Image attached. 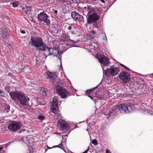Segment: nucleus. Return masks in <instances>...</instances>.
Wrapping results in <instances>:
<instances>
[{"instance_id": "f257e3e1", "label": "nucleus", "mask_w": 153, "mask_h": 153, "mask_svg": "<svg viewBox=\"0 0 153 153\" xmlns=\"http://www.w3.org/2000/svg\"><path fill=\"white\" fill-rule=\"evenodd\" d=\"M134 105L129 102H125L116 106L114 110L107 109L104 112V114L109 116H113L119 111L121 113H129L133 110Z\"/></svg>"}, {"instance_id": "f03ea898", "label": "nucleus", "mask_w": 153, "mask_h": 153, "mask_svg": "<svg viewBox=\"0 0 153 153\" xmlns=\"http://www.w3.org/2000/svg\"><path fill=\"white\" fill-rule=\"evenodd\" d=\"M98 9L96 7L94 8L89 6L84 7V11H87V20L88 24L94 22L99 19V16L96 12Z\"/></svg>"}, {"instance_id": "7ed1b4c3", "label": "nucleus", "mask_w": 153, "mask_h": 153, "mask_svg": "<svg viewBox=\"0 0 153 153\" xmlns=\"http://www.w3.org/2000/svg\"><path fill=\"white\" fill-rule=\"evenodd\" d=\"M29 44L35 47L39 52L42 51H45L47 48L43 43L42 38L39 37L31 36Z\"/></svg>"}, {"instance_id": "20e7f679", "label": "nucleus", "mask_w": 153, "mask_h": 153, "mask_svg": "<svg viewBox=\"0 0 153 153\" xmlns=\"http://www.w3.org/2000/svg\"><path fill=\"white\" fill-rule=\"evenodd\" d=\"M9 95L15 102H19L22 105H26L27 98L22 94L17 91L10 92Z\"/></svg>"}, {"instance_id": "39448f33", "label": "nucleus", "mask_w": 153, "mask_h": 153, "mask_svg": "<svg viewBox=\"0 0 153 153\" xmlns=\"http://www.w3.org/2000/svg\"><path fill=\"white\" fill-rule=\"evenodd\" d=\"M130 74L128 72L122 71L120 74L119 77L121 80L122 82L125 85L130 87L131 85H134V84L132 83L131 81L130 78L129 77Z\"/></svg>"}, {"instance_id": "423d86ee", "label": "nucleus", "mask_w": 153, "mask_h": 153, "mask_svg": "<svg viewBox=\"0 0 153 153\" xmlns=\"http://www.w3.org/2000/svg\"><path fill=\"white\" fill-rule=\"evenodd\" d=\"M120 70L119 68L111 66L109 68H107L104 70L105 74L108 76H115L118 74Z\"/></svg>"}, {"instance_id": "0eeeda50", "label": "nucleus", "mask_w": 153, "mask_h": 153, "mask_svg": "<svg viewBox=\"0 0 153 153\" xmlns=\"http://www.w3.org/2000/svg\"><path fill=\"white\" fill-rule=\"evenodd\" d=\"M56 92L62 98H66L69 95V92L63 87L58 85L56 87Z\"/></svg>"}, {"instance_id": "6e6552de", "label": "nucleus", "mask_w": 153, "mask_h": 153, "mask_svg": "<svg viewBox=\"0 0 153 153\" xmlns=\"http://www.w3.org/2000/svg\"><path fill=\"white\" fill-rule=\"evenodd\" d=\"M96 57L101 64L103 71H104V66L107 65L109 63L108 59L105 56L99 54H97Z\"/></svg>"}, {"instance_id": "1a4fd4ad", "label": "nucleus", "mask_w": 153, "mask_h": 153, "mask_svg": "<svg viewBox=\"0 0 153 153\" xmlns=\"http://www.w3.org/2000/svg\"><path fill=\"white\" fill-rule=\"evenodd\" d=\"M58 99L57 97H53V101L51 104V111L55 114L57 113L58 109Z\"/></svg>"}, {"instance_id": "9d476101", "label": "nucleus", "mask_w": 153, "mask_h": 153, "mask_svg": "<svg viewBox=\"0 0 153 153\" xmlns=\"http://www.w3.org/2000/svg\"><path fill=\"white\" fill-rule=\"evenodd\" d=\"M22 126V124L21 123L14 122L9 125L8 128L10 131L15 132L20 129Z\"/></svg>"}, {"instance_id": "9b49d317", "label": "nucleus", "mask_w": 153, "mask_h": 153, "mask_svg": "<svg viewBox=\"0 0 153 153\" xmlns=\"http://www.w3.org/2000/svg\"><path fill=\"white\" fill-rule=\"evenodd\" d=\"M38 19L43 22L46 25L49 26L50 24L49 17L44 12L40 13L38 16Z\"/></svg>"}, {"instance_id": "f8f14e48", "label": "nucleus", "mask_w": 153, "mask_h": 153, "mask_svg": "<svg viewBox=\"0 0 153 153\" xmlns=\"http://www.w3.org/2000/svg\"><path fill=\"white\" fill-rule=\"evenodd\" d=\"M47 48L46 49L45 51L48 50L47 52L49 55H53V56H56L59 59H60L61 61L60 53L57 49L55 48H49L47 47Z\"/></svg>"}, {"instance_id": "ddd939ff", "label": "nucleus", "mask_w": 153, "mask_h": 153, "mask_svg": "<svg viewBox=\"0 0 153 153\" xmlns=\"http://www.w3.org/2000/svg\"><path fill=\"white\" fill-rule=\"evenodd\" d=\"M66 29L69 31L71 34L77 35H79L80 33V32L78 31V29H76L73 25H69L65 26Z\"/></svg>"}, {"instance_id": "4468645a", "label": "nucleus", "mask_w": 153, "mask_h": 153, "mask_svg": "<svg viewBox=\"0 0 153 153\" xmlns=\"http://www.w3.org/2000/svg\"><path fill=\"white\" fill-rule=\"evenodd\" d=\"M58 126L61 131L66 130L68 129V124L64 120H59L58 122Z\"/></svg>"}, {"instance_id": "2eb2a0df", "label": "nucleus", "mask_w": 153, "mask_h": 153, "mask_svg": "<svg viewBox=\"0 0 153 153\" xmlns=\"http://www.w3.org/2000/svg\"><path fill=\"white\" fill-rule=\"evenodd\" d=\"M46 74L48 78L51 79L53 83L54 82H59V79L57 77V76L55 73H51L48 71L46 72Z\"/></svg>"}, {"instance_id": "dca6fc26", "label": "nucleus", "mask_w": 153, "mask_h": 153, "mask_svg": "<svg viewBox=\"0 0 153 153\" xmlns=\"http://www.w3.org/2000/svg\"><path fill=\"white\" fill-rule=\"evenodd\" d=\"M48 91L46 88H42L41 90L40 94H41L43 96H47V92Z\"/></svg>"}, {"instance_id": "f3484780", "label": "nucleus", "mask_w": 153, "mask_h": 153, "mask_svg": "<svg viewBox=\"0 0 153 153\" xmlns=\"http://www.w3.org/2000/svg\"><path fill=\"white\" fill-rule=\"evenodd\" d=\"M79 14L75 12H72L71 13V16L74 20H76L78 17H79Z\"/></svg>"}, {"instance_id": "a211bd4d", "label": "nucleus", "mask_w": 153, "mask_h": 153, "mask_svg": "<svg viewBox=\"0 0 153 153\" xmlns=\"http://www.w3.org/2000/svg\"><path fill=\"white\" fill-rule=\"evenodd\" d=\"M36 99L37 102L39 104L41 105H44L46 103V101H43L42 100L41 101H39V100H40V98H36Z\"/></svg>"}, {"instance_id": "6ab92c4d", "label": "nucleus", "mask_w": 153, "mask_h": 153, "mask_svg": "<svg viewBox=\"0 0 153 153\" xmlns=\"http://www.w3.org/2000/svg\"><path fill=\"white\" fill-rule=\"evenodd\" d=\"M96 33L94 31H92L90 33L89 35L91 38H93L95 36Z\"/></svg>"}, {"instance_id": "aec40b11", "label": "nucleus", "mask_w": 153, "mask_h": 153, "mask_svg": "<svg viewBox=\"0 0 153 153\" xmlns=\"http://www.w3.org/2000/svg\"><path fill=\"white\" fill-rule=\"evenodd\" d=\"M56 147L60 148L61 149H64L63 146V144L62 143V142H61V143L59 145L53 146V147H52V148H55V147Z\"/></svg>"}, {"instance_id": "412c9836", "label": "nucleus", "mask_w": 153, "mask_h": 153, "mask_svg": "<svg viewBox=\"0 0 153 153\" xmlns=\"http://www.w3.org/2000/svg\"><path fill=\"white\" fill-rule=\"evenodd\" d=\"M144 112L145 113H148L149 114L153 115V111L149 109H147L144 111Z\"/></svg>"}, {"instance_id": "4be33fe9", "label": "nucleus", "mask_w": 153, "mask_h": 153, "mask_svg": "<svg viewBox=\"0 0 153 153\" xmlns=\"http://www.w3.org/2000/svg\"><path fill=\"white\" fill-rule=\"evenodd\" d=\"M69 8L68 7H66L63 8V12L65 13H67L69 11Z\"/></svg>"}, {"instance_id": "5701e85b", "label": "nucleus", "mask_w": 153, "mask_h": 153, "mask_svg": "<svg viewBox=\"0 0 153 153\" xmlns=\"http://www.w3.org/2000/svg\"><path fill=\"white\" fill-rule=\"evenodd\" d=\"M78 20H79L80 21H83L84 20L83 17L79 14V17H78L77 19Z\"/></svg>"}, {"instance_id": "b1692460", "label": "nucleus", "mask_w": 153, "mask_h": 153, "mask_svg": "<svg viewBox=\"0 0 153 153\" xmlns=\"http://www.w3.org/2000/svg\"><path fill=\"white\" fill-rule=\"evenodd\" d=\"M19 4V2L17 1H15L13 3V6L14 7H16Z\"/></svg>"}, {"instance_id": "393cba45", "label": "nucleus", "mask_w": 153, "mask_h": 153, "mask_svg": "<svg viewBox=\"0 0 153 153\" xmlns=\"http://www.w3.org/2000/svg\"><path fill=\"white\" fill-rule=\"evenodd\" d=\"M38 118L40 121L43 120L45 119V117L42 116H38Z\"/></svg>"}, {"instance_id": "a878e982", "label": "nucleus", "mask_w": 153, "mask_h": 153, "mask_svg": "<svg viewBox=\"0 0 153 153\" xmlns=\"http://www.w3.org/2000/svg\"><path fill=\"white\" fill-rule=\"evenodd\" d=\"M10 106L9 105H7L5 106V111H6L7 112H8L9 110H10Z\"/></svg>"}, {"instance_id": "bb28decb", "label": "nucleus", "mask_w": 153, "mask_h": 153, "mask_svg": "<svg viewBox=\"0 0 153 153\" xmlns=\"http://www.w3.org/2000/svg\"><path fill=\"white\" fill-rule=\"evenodd\" d=\"M98 97L100 100H102L104 98V97L102 94L101 95H98Z\"/></svg>"}, {"instance_id": "cd10ccee", "label": "nucleus", "mask_w": 153, "mask_h": 153, "mask_svg": "<svg viewBox=\"0 0 153 153\" xmlns=\"http://www.w3.org/2000/svg\"><path fill=\"white\" fill-rule=\"evenodd\" d=\"M0 96L2 97L4 96V93L1 90H0Z\"/></svg>"}, {"instance_id": "c85d7f7f", "label": "nucleus", "mask_w": 153, "mask_h": 153, "mask_svg": "<svg viewBox=\"0 0 153 153\" xmlns=\"http://www.w3.org/2000/svg\"><path fill=\"white\" fill-rule=\"evenodd\" d=\"M92 143L95 145L97 144V142L96 139H94L92 141Z\"/></svg>"}, {"instance_id": "c756f323", "label": "nucleus", "mask_w": 153, "mask_h": 153, "mask_svg": "<svg viewBox=\"0 0 153 153\" xmlns=\"http://www.w3.org/2000/svg\"><path fill=\"white\" fill-rule=\"evenodd\" d=\"M58 113V111H57V113ZM57 114V119H59V120H60V119H61L62 118V117H61V116H62L61 115V114H58L57 113L56 114Z\"/></svg>"}, {"instance_id": "7c9ffc66", "label": "nucleus", "mask_w": 153, "mask_h": 153, "mask_svg": "<svg viewBox=\"0 0 153 153\" xmlns=\"http://www.w3.org/2000/svg\"><path fill=\"white\" fill-rule=\"evenodd\" d=\"M3 38H4L5 39H7L8 37V34L6 32H5V34L4 35V36L3 35Z\"/></svg>"}, {"instance_id": "2f4dec72", "label": "nucleus", "mask_w": 153, "mask_h": 153, "mask_svg": "<svg viewBox=\"0 0 153 153\" xmlns=\"http://www.w3.org/2000/svg\"><path fill=\"white\" fill-rule=\"evenodd\" d=\"M98 86H96L95 87L92 88V89H90L91 91L92 92V91L95 90L97 89L98 87Z\"/></svg>"}, {"instance_id": "473e14b6", "label": "nucleus", "mask_w": 153, "mask_h": 153, "mask_svg": "<svg viewBox=\"0 0 153 153\" xmlns=\"http://www.w3.org/2000/svg\"><path fill=\"white\" fill-rule=\"evenodd\" d=\"M66 1V0H59V2L61 3H65Z\"/></svg>"}, {"instance_id": "72a5a7b5", "label": "nucleus", "mask_w": 153, "mask_h": 153, "mask_svg": "<svg viewBox=\"0 0 153 153\" xmlns=\"http://www.w3.org/2000/svg\"><path fill=\"white\" fill-rule=\"evenodd\" d=\"M102 38L103 40H105L106 41H107V37H106V36L105 35H104V37H103Z\"/></svg>"}, {"instance_id": "f704fd0d", "label": "nucleus", "mask_w": 153, "mask_h": 153, "mask_svg": "<svg viewBox=\"0 0 153 153\" xmlns=\"http://www.w3.org/2000/svg\"><path fill=\"white\" fill-rule=\"evenodd\" d=\"M20 32L22 33L23 34H25V31L23 30H20Z\"/></svg>"}, {"instance_id": "c9c22d12", "label": "nucleus", "mask_w": 153, "mask_h": 153, "mask_svg": "<svg viewBox=\"0 0 153 153\" xmlns=\"http://www.w3.org/2000/svg\"><path fill=\"white\" fill-rule=\"evenodd\" d=\"M36 64H37L38 62V61L39 60V58H36Z\"/></svg>"}, {"instance_id": "e433bc0d", "label": "nucleus", "mask_w": 153, "mask_h": 153, "mask_svg": "<svg viewBox=\"0 0 153 153\" xmlns=\"http://www.w3.org/2000/svg\"><path fill=\"white\" fill-rule=\"evenodd\" d=\"M147 91H145V90H143V89H142L141 90V94H142V93L144 94V93H146V92Z\"/></svg>"}, {"instance_id": "4c0bfd02", "label": "nucleus", "mask_w": 153, "mask_h": 153, "mask_svg": "<svg viewBox=\"0 0 153 153\" xmlns=\"http://www.w3.org/2000/svg\"><path fill=\"white\" fill-rule=\"evenodd\" d=\"M89 150V148H88V149L86 150L85 151L83 152L82 153H87L88 152V151Z\"/></svg>"}, {"instance_id": "58836bf2", "label": "nucleus", "mask_w": 153, "mask_h": 153, "mask_svg": "<svg viewBox=\"0 0 153 153\" xmlns=\"http://www.w3.org/2000/svg\"><path fill=\"white\" fill-rule=\"evenodd\" d=\"M91 92V91L90 90L87 91V93L88 94H90Z\"/></svg>"}, {"instance_id": "ea45409f", "label": "nucleus", "mask_w": 153, "mask_h": 153, "mask_svg": "<svg viewBox=\"0 0 153 153\" xmlns=\"http://www.w3.org/2000/svg\"><path fill=\"white\" fill-rule=\"evenodd\" d=\"M106 153H111V152L108 149L106 150Z\"/></svg>"}, {"instance_id": "a19ab883", "label": "nucleus", "mask_w": 153, "mask_h": 153, "mask_svg": "<svg viewBox=\"0 0 153 153\" xmlns=\"http://www.w3.org/2000/svg\"><path fill=\"white\" fill-rule=\"evenodd\" d=\"M88 97H89L91 100L93 99V97H92L90 95H88Z\"/></svg>"}, {"instance_id": "79ce46f5", "label": "nucleus", "mask_w": 153, "mask_h": 153, "mask_svg": "<svg viewBox=\"0 0 153 153\" xmlns=\"http://www.w3.org/2000/svg\"><path fill=\"white\" fill-rule=\"evenodd\" d=\"M124 67L126 68V69L127 70H129V69L127 67H126V66H125Z\"/></svg>"}, {"instance_id": "37998d69", "label": "nucleus", "mask_w": 153, "mask_h": 153, "mask_svg": "<svg viewBox=\"0 0 153 153\" xmlns=\"http://www.w3.org/2000/svg\"><path fill=\"white\" fill-rule=\"evenodd\" d=\"M58 12V11L57 10H54V13H57Z\"/></svg>"}, {"instance_id": "c03bdc74", "label": "nucleus", "mask_w": 153, "mask_h": 153, "mask_svg": "<svg viewBox=\"0 0 153 153\" xmlns=\"http://www.w3.org/2000/svg\"><path fill=\"white\" fill-rule=\"evenodd\" d=\"M103 3H105L104 0H100Z\"/></svg>"}, {"instance_id": "a18cd8bd", "label": "nucleus", "mask_w": 153, "mask_h": 153, "mask_svg": "<svg viewBox=\"0 0 153 153\" xmlns=\"http://www.w3.org/2000/svg\"><path fill=\"white\" fill-rule=\"evenodd\" d=\"M120 65L121 66H123V67H124L125 66H124V65H123L122 64H120Z\"/></svg>"}, {"instance_id": "49530a36", "label": "nucleus", "mask_w": 153, "mask_h": 153, "mask_svg": "<svg viewBox=\"0 0 153 153\" xmlns=\"http://www.w3.org/2000/svg\"><path fill=\"white\" fill-rule=\"evenodd\" d=\"M42 100L40 98V100H39V101H42Z\"/></svg>"}, {"instance_id": "de8ad7c7", "label": "nucleus", "mask_w": 153, "mask_h": 153, "mask_svg": "<svg viewBox=\"0 0 153 153\" xmlns=\"http://www.w3.org/2000/svg\"><path fill=\"white\" fill-rule=\"evenodd\" d=\"M25 13H26V14H27V11H25Z\"/></svg>"}, {"instance_id": "09e8293b", "label": "nucleus", "mask_w": 153, "mask_h": 153, "mask_svg": "<svg viewBox=\"0 0 153 153\" xmlns=\"http://www.w3.org/2000/svg\"><path fill=\"white\" fill-rule=\"evenodd\" d=\"M114 2H113L111 3V4H113L114 3Z\"/></svg>"}, {"instance_id": "8fccbe9b", "label": "nucleus", "mask_w": 153, "mask_h": 153, "mask_svg": "<svg viewBox=\"0 0 153 153\" xmlns=\"http://www.w3.org/2000/svg\"><path fill=\"white\" fill-rule=\"evenodd\" d=\"M143 88H145V87H145V86H143Z\"/></svg>"}, {"instance_id": "3c124183", "label": "nucleus", "mask_w": 153, "mask_h": 153, "mask_svg": "<svg viewBox=\"0 0 153 153\" xmlns=\"http://www.w3.org/2000/svg\"><path fill=\"white\" fill-rule=\"evenodd\" d=\"M152 75H153V74H152Z\"/></svg>"}, {"instance_id": "603ef678", "label": "nucleus", "mask_w": 153, "mask_h": 153, "mask_svg": "<svg viewBox=\"0 0 153 153\" xmlns=\"http://www.w3.org/2000/svg\"><path fill=\"white\" fill-rule=\"evenodd\" d=\"M1 89H0V90H1Z\"/></svg>"}]
</instances>
